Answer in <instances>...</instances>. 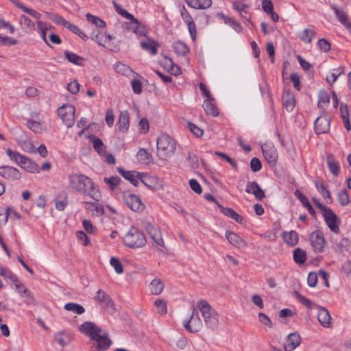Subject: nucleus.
Segmentation results:
<instances>
[{
  "label": "nucleus",
  "mask_w": 351,
  "mask_h": 351,
  "mask_svg": "<svg viewBox=\"0 0 351 351\" xmlns=\"http://www.w3.org/2000/svg\"><path fill=\"white\" fill-rule=\"evenodd\" d=\"M10 280L14 283L15 289L19 293L25 294L27 293L28 289L25 287L24 284L21 282L16 278V276L14 274V278H10Z\"/></svg>",
  "instance_id": "56"
},
{
  "label": "nucleus",
  "mask_w": 351,
  "mask_h": 351,
  "mask_svg": "<svg viewBox=\"0 0 351 351\" xmlns=\"http://www.w3.org/2000/svg\"><path fill=\"white\" fill-rule=\"evenodd\" d=\"M118 128L121 132H126L129 128V114L128 112H121L117 122Z\"/></svg>",
  "instance_id": "31"
},
{
  "label": "nucleus",
  "mask_w": 351,
  "mask_h": 351,
  "mask_svg": "<svg viewBox=\"0 0 351 351\" xmlns=\"http://www.w3.org/2000/svg\"><path fill=\"white\" fill-rule=\"evenodd\" d=\"M92 38L97 41L98 44L102 46H106L108 43L112 39V36L106 33H101L99 31H93L92 33Z\"/></svg>",
  "instance_id": "28"
},
{
  "label": "nucleus",
  "mask_w": 351,
  "mask_h": 351,
  "mask_svg": "<svg viewBox=\"0 0 351 351\" xmlns=\"http://www.w3.org/2000/svg\"><path fill=\"white\" fill-rule=\"evenodd\" d=\"M300 336L296 332L291 333L287 337L284 349L285 351H293L300 346Z\"/></svg>",
  "instance_id": "19"
},
{
  "label": "nucleus",
  "mask_w": 351,
  "mask_h": 351,
  "mask_svg": "<svg viewBox=\"0 0 351 351\" xmlns=\"http://www.w3.org/2000/svg\"><path fill=\"white\" fill-rule=\"evenodd\" d=\"M180 13L183 21L188 26V29L192 39L195 40L197 34L196 26L192 16L184 5H182L180 8Z\"/></svg>",
  "instance_id": "11"
},
{
  "label": "nucleus",
  "mask_w": 351,
  "mask_h": 351,
  "mask_svg": "<svg viewBox=\"0 0 351 351\" xmlns=\"http://www.w3.org/2000/svg\"><path fill=\"white\" fill-rule=\"evenodd\" d=\"M36 31L41 36L43 41L47 44H48L47 40V31L48 29V25L45 22L38 21L36 23Z\"/></svg>",
  "instance_id": "39"
},
{
  "label": "nucleus",
  "mask_w": 351,
  "mask_h": 351,
  "mask_svg": "<svg viewBox=\"0 0 351 351\" xmlns=\"http://www.w3.org/2000/svg\"><path fill=\"white\" fill-rule=\"evenodd\" d=\"M155 306L157 307V312L160 315L167 313V302L161 299H157L154 302Z\"/></svg>",
  "instance_id": "58"
},
{
  "label": "nucleus",
  "mask_w": 351,
  "mask_h": 351,
  "mask_svg": "<svg viewBox=\"0 0 351 351\" xmlns=\"http://www.w3.org/2000/svg\"><path fill=\"white\" fill-rule=\"evenodd\" d=\"M123 199L125 204L133 211L141 212L145 208L141 198L134 194L123 193Z\"/></svg>",
  "instance_id": "8"
},
{
  "label": "nucleus",
  "mask_w": 351,
  "mask_h": 351,
  "mask_svg": "<svg viewBox=\"0 0 351 351\" xmlns=\"http://www.w3.org/2000/svg\"><path fill=\"white\" fill-rule=\"evenodd\" d=\"M84 208L93 213L96 216H101L104 213L103 206L97 202H84Z\"/></svg>",
  "instance_id": "29"
},
{
  "label": "nucleus",
  "mask_w": 351,
  "mask_h": 351,
  "mask_svg": "<svg viewBox=\"0 0 351 351\" xmlns=\"http://www.w3.org/2000/svg\"><path fill=\"white\" fill-rule=\"evenodd\" d=\"M149 123L146 118H142L138 123V130L142 134H145L149 131Z\"/></svg>",
  "instance_id": "62"
},
{
  "label": "nucleus",
  "mask_w": 351,
  "mask_h": 351,
  "mask_svg": "<svg viewBox=\"0 0 351 351\" xmlns=\"http://www.w3.org/2000/svg\"><path fill=\"white\" fill-rule=\"evenodd\" d=\"M295 197H298V199L301 202V203L304 205V207L306 208V209L308 210V213L312 215H315V212L313 208V206H311V204H310L309 201L308 200V199L302 194V193L299 191V190H296L295 191Z\"/></svg>",
  "instance_id": "37"
},
{
  "label": "nucleus",
  "mask_w": 351,
  "mask_h": 351,
  "mask_svg": "<svg viewBox=\"0 0 351 351\" xmlns=\"http://www.w3.org/2000/svg\"><path fill=\"white\" fill-rule=\"evenodd\" d=\"M197 307L204 319L206 326L210 328H215L218 324V316L215 310L204 300L198 302Z\"/></svg>",
  "instance_id": "3"
},
{
  "label": "nucleus",
  "mask_w": 351,
  "mask_h": 351,
  "mask_svg": "<svg viewBox=\"0 0 351 351\" xmlns=\"http://www.w3.org/2000/svg\"><path fill=\"white\" fill-rule=\"evenodd\" d=\"M315 31L313 29H304L300 34V38L304 43H310L315 36Z\"/></svg>",
  "instance_id": "47"
},
{
  "label": "nucleus",
  "mask_w": 351,
  "mask_h": 351,
  "mask_svg": "<svg viewBox=\"0 0 351 351\" xmlns=\"http://www.w3.org/2000/svg\"><path fill=\"white\" fill-rule=\"evenodd\" d=\"M188 6L197 9L205 10L212 5L211 0H184Z\"/></svg>",
  "instance_id": "26"
},
{
  "label": "nucleus",
  "mask_w": 351,
  "mask_h": 351,
  "mask_svg": "<svg viewBox=\"0 0 351 351\" xmlns=\"http://www.w3.org/2000/svg\"><path fill=\"white\" fill-rule=\"evenodd\" d=\"M338 21L348 30H351V22L347 13L341 8L335 5L332 7Z\"/></svg>",
  "instance_id": "18"
},
{
  "label": "nucleus",
  "mask_w": 351,
  "mask_h": 351,
  "mask_svg": "<svg viewBox=\"0 0 351 351\" xmlns=\"http://www.w3.org/2000/svg\"><path fill=\"white\" fill-rule=\"evenodd\" d=\"M293 260L298 265L304 263L306 260L305 251L299 247L296 248L293 251Z\"/></svg>",
  "instance_id": "45"
},
{
  "label": "nucleus",
  "mask_w": 351,
  "mask_h": 351,
  "mask_svg": "<svg viewBox=\"0 0 351 351\" xmlns=\"http://www.w3.org/2000/svg\"><path fill=\"white\" fill-rule=\"evenodd\" d=\"M114 69L117 73L123 75L130 76L133 74L134 72L128 66L119 62L114 65Z\"/></svg>",
  "instance_id": "41"
},
{
  "label": "nucleus",
  "mask_w": 351,
  "mask_h": 351,
  "mask_svg": "<svg viewBox=\"0 0 351 351\" xmlns=\"http://www.w3.org/2000/svg\"><path fill=\"white\" fill-rule=\"evenodd\" d=\"M326 223L333 232L338 234L340 231L339 224L340 219L331 209H328L326 213H323Z\"/></svg>",
  "instance_id": "10"
},
{
  "label": "nucleus",
  "mask_w": 351,
  "mask_h": 351,
  "mask_svg": "<svg viewBox=\"0 0 351 351\" xmlns=\"http://www.w3.org/2000/svg\"><path fill=\"white\" fill-rule=\"evenodd\" d=\"M64 54L69 62L76 65H82L83 58L79 56L76 53H71L67 51H64Z\"/></svg>",
  "instance_id": "51"
},
{
  "label": "nucleus",
  "mask_w": 351,
  "mask_h": 351,
  "mask_svg": "<svg viewBox=\"0 0 351 351\" xmlns=\"http://www.w3.org/2000/svg\"><path fill=\"white\" fill-rule=\"evenodd\" d=\"M245 192L252 193L258 200H262L265 197L264 191L256 182H248L246 185Z\"/></svg>",
  "instance_id": "17"
},
{
  "label": "nucleus",
  "mask_w": 351,
  "mask_h": 351,
  "mask_svg": "<svg viewBox=\"0 0 351 351\" xmlns=\"http://www.w3.org/2000/svg\"><path fill=\"white\" fill-rule=\"evenodd\" d=\"M119 173L126 180H129L134 186H137L142 176L140 173L132 171H125L123 168H118Z\"/></svg>",
  "instance_id": "20"
},
{
  "label": "nucleus",
  "mask_w": 351,
  "mask_h": 351,
  "mask_svg": "<svg viewBox=\"0 0 351 351\" xmlns=\"http://www.w3.org/2000/svg\"><path fill=\"white\" fill-rule=\"evenodd\" d=\"M282 239L288 245L294 246L298 243V235L295 230L282 233Z\"/></svg>",
  "instance_id": "36"
},
{
  "label": "nucleus",
  "mask_w": 351,
  "mask_h": 351,
  "mask_svg": "<svg viewBox=\"0 0 351 351\" xmlns=\"http://www.w3.org/2000/svg\"><path fill=\"white\" fill-rule=\"evenodd\" d=\"M165 67L167 68L172 75H178L180 74V68L178 65L174 64L171 58H165Z\"/></svg>",
  "instance_id": "48"
},
{
  "label": "nucleus",
  "mask_w": 351,
  "mask_h": 351,
  "mask_svg": "<svg viewBox=\"0 0 351 351\" xmlns=\"http://www.w3.org/2000/svg\"><path fill=\"white\" fill-rule=\"evenodd\" d=\"M250 168L254 172L260 171L262 168L261 160L258 158H252L250 161Z\"/></svg>",
  "instance_id": "64"
},
{
  "label": "nucleus",
  "mask_w": 351,
  "mask_h": 351,
  "mask_svg": "<svg viewBox=\"0 0 351 351\" xmlns=\"http://www.w3.org/2000/svg\"><path fill=\"white\" fill-rule=\"evenodd\" d=\"M262 152L268 164L271 167L275 166L278 158L276 147L273 145H265V147H262Z\"/></svg>",
  "instance_id": "13"
},
{
  "label": "nucleus",
  "mask_w": 351,
  "mask_h": 351,
  "mask_svg": "<svg viewBox=\"0 0 351 351\" xmlns=\"http://www.w3.org/2000/svg\"><path fill=\"white\" fill-rule=\"evenodd\" d=\"M317 319L319 324L325 328H330L331 325V317L329 311L324 308L321 307L318 310Z\"/></svg>",
  "instance_id": "24"
},
{
  "label": "nucleus",
  "mask_w": 351,
  "mask_h": 351,
  "mask_svg": "<svg viewBox=\"0 0 351 351\" xmlns=\"http://www.w3.org/2000/svg\"><path fill=\"white\" fill-rule=\"evenodd\" d=\"M318 106L323 108L330 101V96L326 90H320L318 95Z\"/></svg>",
  "instance_id": "53"
},
{
  "label": "nucleus",
  "mask_w": 351,
  "mask_h": 351,
  "mask_svg": "<svg viewBox=\"0 0 351 351\" xmlns=\"http://www.w3.org/2000/svg\"><path fill=\"white\" fill-rule=\"evenodd\" d=\"M86 19L88 22L95 25L97 27L104 28L106 27V23L101 19L90 13L86 14Z\"/></svg>",
  "instance_id": "52"
},
{
  "label": "nucleus",
  "mask_w": 351,
  "mask_h": 351,
  "mask_svg": "<svg viewBox=\"0 0 351 351\" xmlns=\"http://www.w3.org/2000/svg\"><path fill=\"white\" fill-rule=\"evenodd\" d=\"M149 288L153 295H159L164 290L165 285L160 278H154L150 282Z\"/></svg>",
  "instance_id": "30"
},
{
  "label": "nucleus",
  "mask_w": 351,
  "mask_h": 351,
  "mask_svg": "<svg viewBox=\"0 0 351 351\" xmlns=\"http://www.w3.org/2000/svg\"><path fill=\"white\" fill-rule=\"evenodd\" d=\"M315 186L319 191L322 197L328 203L332 202V197L330 191L326 189L324 182L322 180H317L315 181Z\"/></svg>",
  "instance_id": "35"
},
{
  "label": "nucleus",
  "mask_w": 351,
  "mask_h": 351,
  "mask_svg": "<svg viewBox=\"0 0 351 351\" xmlns=\"http://www.w3.org/2000/svg\"><path fill=\"white\" fill-rule=\"evenodd\" d=\"M19 165L30 173H38L39 171L38 166L25 156H24V160H21Z\"/></svg>",
  "instance_id": "32"
},
{
  "label": "nucleus",
  "mask_w": 351,
  "mask_h": 351,
  "mask_svg": "<svg viewBox=\"0 0 351 351\" xmlns=\"http://www.w3.org/2000/svg\"><path fill=\"white\" fill-rule=\"evenodd\" d=\"M27 126L33 132L36 133H40L42 131V127L39 122L33 121V120H28L27 122Z\"/></svg>",
  "instance_id": "60"
},
{
  "label": "nucleus",
  "mask_w": 351,
  "mask_h": 351,
  "mask_svg": "<svg viewBox=\"0 0 351 351\" xmlns=\"http://www.w3.org/2000/svg\"><path fill=\"white\" fill-rule=\"evenodd\" d=\"M146 230L148 234L150 235L153 241L160 247L165 246V242L162 237V234L160 230L154 225L151 223H147L146 225Z\"/></svg>",
  "instance_id": "16"
},
{
  "label": "nucleus",
  "mask_w": 351,
  "mask_h": 351,
  "mask_svg": "<svg viewBox=\"0 0 351 351\" xmlns=\"http://www.w3.org/2000/svg\"><path fill=\"white\" fill-rule=\"evenodd\" d=\"M173 48L174 51L178 56H185L189 51V48L188 47V46L181 41H177L174 43L173 45Z\"/></svg>",
  "instance_id": "42"
},
{
  "label": "nucleus",
  "mask_w": 351,
  "mask_h": 351,
  "mask_svg": "<svg viewBox=\"0 0 351 351\" xmlns=\"http://www.w3.org/2000/svg\"><path fill=\"white\" fill-rule=\"evenodd\" d=\"M124 244L130 248H138L146 244L144 234L138 228L132 227L123 239Z\"/></svg>",
  "instance_id": "4"
},
{
  "label": "nucleus",
  "mask_w": 351,
  "mask_h": 351,
  "mask_svg": "<svg viewBox=\"0 0 351 351\" xmlns=\"http://www.w3.org/2000/svg\"><path fill=\"white\" fill-rule=\"evenodd\" d=\"M330 119L328 115H322L315 121V130L318 134L327 133L330 130Z\"/></svg>",
  "instance_id": "12"
},
{
  "label": "nucleus",
  "mask_w": 351,
  "mask_h": 351,
  "mask_svg": "<svg viewBox=\"0 0 351 351\" xmlns=\"http://www.w3.org/2000/svg\"><path fill=\"white\" fill-rule=\"evenodd\" d=\"M340 110L345 128L348 131L351 130L348 106L346 104H341L340 106Z\"/></svg>",
  "instance_id": "38"
},
{
  "label": "nucleus",
  "mask_w": 351,
  "mask_h": 351,
  "mask_svg": "<svg viewBox=\"0 0 351 351\" xmlns=\"http://www.w3.org/2000/svg\"><path fill=\"white\" fill-rule=\"evenodd\" d=\"M58 115L63 123L68 127L71 128L75 123V108L71 104H65L58 109Z\"/></svg>",
  "instance_id": "6"
},
{
  "label": "nucleus",
  "mask_w": 351,
  "mask_h": 351,
  "mask_svg": "<svg viewBox=\"0 0 351 351\" xmlns=\"http://www.w3.org/2000/svg\"><path fill=\"white\" fill-rule=\"evenodd\" d=\"M220 211L226 216L232 218L237 223H242L243 218L239 215L234 210L231 208L223 207L221 204H218Z\"/></svg>",
  "instance_id": "27"
},
{
  "label": "nucleus",
  "mask_w": 351,
  "mask_h": 351,
  "mask_svg": "<svg viewBox=\"0 0 351 351\" xmlns=\"http://www.w3.org/2000/svg\"><path fill=\"white\" fill-rule=\"evenodd\" d=\"M6 153H7L8 156H9V158L11 160H14L19 165L21 163V160H24L25 156H23L16 152H13L10 149H8L6 150Z\"/></svg>",
  "instance_id": "55"
},
{
  "label": "nucleus",
  "mask_w": 351,
  "mask_h": 351,
  "mask_svg": "<svg viewBox=\"0 0 351 351\" xmlns=\"http://www.w3.org/2000/svg\"><path fill=\"white\" fill-rule=\"evenodd\" d=\"M140 45L143 50L149 52L152 55H155L158 52L159 45L154 40L141 42Z\"/></svg>",
  "instance_id": "33"
},
{
  "label": "nucleus",
  "mask_w": 351,
  "mask_h": 351,
  "mask_svg": "<svg viewBox=\"0 0 351 351\" xmlns=\"http://www.w3.org/2000/svg\"><path fill=\"white\" fill-rule=\"evenodd\" d=\"M140 181L149 189L154 190L157 189L158 178H156L142 175Z\"/></svg>",
  "instance_id": "46"
},
{
  "label": "nucleus",
  "mask_w": 351,
  "mask_h": 351,
  "mask_svg": "<svg viewBox=\"0 0 351 351\" xmlns=\"http://www.w3.org/2000/svg\"><path fill=\"white\" fill-rule=\"evenodd\" d=\"M69 186L75 191L88 195L98 202L101 195L95 186L93 181L81 173H73L69 176Z\"/></svg>",
  "instance_id": "1"
},
{
  "label": "nucleus",
  "mask_w": 351,
  "mask_h": 351,
  "mask_svg": "<svg viewBox=\"0 0 351 351\" xmlns=\"http://www.w3.org/2000/svg\"><path fill=\"white\" fill-rule=\"evenodd\" d=\"M214 98L206 99L203 103V108L207 114L217 117L219 114L218 110L216 106L213 104Z\"/></svg>",
  "instance_id": "34"
},
{
  "label": "nucleus",
  "mask_w": 351,
  "mask_h": 351,
  "mask_svg": "<svg viewBox=\"0 0 351 351\" xmlns=\"http://www.w3.org/2000/svg\"><path fill=\"white\" fill-rule=\"evenodd\" d=\"M110 263L117 274H121L123 273V267L119 259L116 257H111Z\"/></svg>",
  "instance_id": "57"
},
{
  "label": "nucleus",
  "mask_w": 351,
  "mask_h": 351,
  "mask_svg": "<svg viewBox=\"0 0 351 351\" xmlns=\"http://www.w3.org/2000/svg\"><path fill=\"white\" fill-rule=\"evenodd\" d=\"M184 328L190 332H197L202 327V322L195 308H193L190 319L184 322Z\"/></svg>",
  "instance_id": "9"
},
{
  "label": "nucleus",
  "mask_w": 351,
  "mask_h": 351,
  "mask_svg": "<svg viewBox=\"0 0 351 351\" xmlns=\"http://www.w3.org/2000/svg\"><path fill=\"white\" fill-rule=\"evenodd\" d=\"M282 104L288 112H291L295 106L294 95L289 90H286L282 95Z\"/></svg>",
  "instance_id": "25"
},
{
  "label": "nucleus",
  "mask_w": 351,
  "mask_h": 351,
  "mask_svg": "<svg viewBox=\"0 0 351 351\" xmlns=\"http://www.w3.org/2000/svg\"><path fill=\"white\" fill-rule=\"evenodd\" d=\"M89 138L93 143L94 149L99 154L101 155L106 153V146L100 138L93 136H90Z\"/></svg>",
  "instance_id": "40"
},
{
  "label": "nucleus",
  "mask_w": 351,
  "mask_h": 351,
  "mask_svg": "<svg viewBox=\"0 0 351 351\" xmlns=\"http://www.w3.org/2000/svg\"><path fill=\"white\" fill-rule=\"evenodd\" d=\"M64 309L69 311H72L78 315H81L85 311L84 308L82 305L73 302L66 304L64 305Z\"/></svg>",
  "instance_id": "50"
},
{
  "label": "nucleus",
  "mask_w": 351,
  "mask_h": 351,
  "mask_svg": "<svg viewBox=\"0 0 351 351\" xmlns=\"http://www.w3.org/2000/svg\"><path fill=\"white\" fill-rule=\"evenodd\" d=\"M56 208L59 210H63L68 204L66 193L60 194L55 199Z\"/></svg>",
  "instance_id": "49"
},
{
  "label": "nucleus",
  "mask_w": 351,
  "mask_h": 351,
  "mask_svg": "<svg viewBox=\"0 0 351 351\" xmlns=\"http://www.w3.org/2000/svg\"><path fill=\"white\" fill-rule=\"evenodd\" d=\"M112 3L116 12L121 16L126 19H134V16L132 14L129 13L127 10L121 8V6L119 5L116 1H114Z\"/></svg>",
  "instance_id": "54"
},
{
  "label": "nucleus",
  "mask_w": 351,
  "mask_h": 351,
  "mask_svg": "<svg viewBox=\"0 0 351 351\" xmlns=\"http://www.w3.org/2000/svg\"><path fill=\"white\" fill-rule=\"evenodd\" d=\"M19 23L21 29L25 34H31L35 29V24L26 15L19 16Z\"/></svg>",
  "instance_id": "23"
},
{
  "label": "nucleus",
  "mask_w": 351,
  "mask_h": 351,
  "mask_svg": "<svg viewBox=\"0 0 351 351\" xmlns=\"http://www.w3.org/2000/svg\"><path fill=\"white\" fill-rule=\"evenodd\" d=\"M226 237L229 243L238 248H244L247 246L246 242L236 233L226 231Z\"/></svg>",
  "instance_id": "21"
},
{
  "label": "nucleus",
  "mask_w": 351,
  "mask_h": 351,
  "mask_svg": "<svg viewBox=\"0 0 351 351\" xmlns=\"http://www.w3.org/2000/svg\"><path fill=\"white\" fill-rule=\"evenodd\" d=\"M112 341L108 337V334L106 335H102V339L96 343L95 348L98 351H105L111 345Z\"/></svg>",
  "instance_id": "44"
},
{
  "label": "nucleus",
  "mask_w": 351,
  "mask_h": 351,
  "mask_svg": "<svg viewBox=\"0 0 351 351\" xmlns=\"http://www.w3.org/2000/svg\"><path fill=\"white\" fill-rule=\"evenodd\" d=\"M0 175L10 180H19L21 177V173L16 168L10 166L0 167Z\"/></svg>",
  "instance_id": "15"
},
{
  "label": "nucleus",
  "mask_w": 351,
  "mask_h": 351,
  "mask_svg": "<svg viewBox=\"0 0 351 351\" xmlns=\"http://www.w3.org/2000/svg\"><path fill=\"white\" fill-rule=\"evenodd\" d=\"M104 181L113 190L120 183L121 179L118 176H112L110 178H105Z\"/></svg>",
  "instance_id": "61"
},
{
  "label": "nucleus",
  "mask_w": 351,
  "mask_h": 351,
  "mask_svg": "<svg viewBox=\"0 0 351 351\" xmlns=\"http://www.w3.org/2000/svg\"><path fill=\"white\" fill-rule=\"evenodd\" d=\"M309 241L314 252L322 253L324 251L326 246V241L322 231H313L309 235Z\"/></svg>",
  "instance_id": "7"
},
{
  "label": "nucleus",
  "mask_w": 351,
  "mask_h": 351,
  "mask_svg": "<svg viewBox=\"0 0 351 351\" xmlns=\"http://www.w3.org/2000/svg\"><path fill=\"white\" fill-rule=\"evenodd\" d=\"M326 162L331 173L335 177H337L339 173V166L338 162H336L331 156H328L327 157Z\"/></svg>",
  "instance_id": "43"
},
{
  "label": "nucleus",
  "mask_w": 351,
  "mask_h": 351,
  "mask_svg": "<svg viewBox=\"0 0 351 351\" xmlns=\"http://www.w3.org/2000/svg\"><path fill=\"white\" fill-rule=\"evenodd\" d=\"M129 22L125 23V28L128 30L133 32L138 36H146V29L145 26L136 19H129Z\"/></svg>",
  "instance_id": "14"
},
{
  "label": "nucleus",
  "mask_w": 351,
  "mask_h": 351,
  "mask_svg": "<svg viewBox=\"0 0 351 351\" xmlns=\"http://www.w3.org/2000/svg\"><path fill=\"white\" fill-rule=\"evenodd\" d=\"M317 45L320 50L324 52H328L330 49V43L325 38H320L317 42Z\"/></svg>",
  "instance_id": "63"
},
{
  "label": "nucleus",
  "mask_w": 351,
  "mask_h": 351,
  "mask_svg": "<svg viewBox=\"0 0 351 351\" xmlns=\"http://www.w3.org/2000/svg\"><path fill=\"white\" fill-rule=\"evenodd\" d=\"M339 203L343 206H347L350 202V198L348 192L346 190L341 191L337 195Z\"/></svg>",
  "instance_id": "59"
},
{
  "label": "nucleus",
  "mask_w": 351,
  "mask_h": 351,
  "mask_svg": "<svg viewBox=\"0 0 351 351\" xmlns=\"http://www.w3.org/2000/svg\"><path fill=\"white\" fill-rule=\"evenodd\" d=\"M95 300L104 308L113 306V302L110 295L101 289L97 291Z\"/></svg>",
  "instance_id": "22"
},
{
  "label": "nucleus",
  "mask_w": 351,
  "mask_h": 351,
  "mask_svg": "<svg viewBox=\"0 0 351 351\" xmlns=\"http://www.w3.org/2000/svg\"><path fill=\"white\" fill-rule=\"evenodd\" d=\"M156 145L157 156L162 160H167L176 149V141L167 134H162L158 137Z\"/></svg>",
  "instance_id": "2"
},
{
  "label": "nucleus",
  "mask_w": 351,
  "mask_h": 351,
  "mask_svg": "<svg viewBox=\"0 0 351 351\" xmlns=\"http://www.w3.org/2000/svg\"><path fill=\"white\" fill-rule=\"evenodd\" d=\"M79 330L83 334L88 336L96 343L102 339V335L107 333L103 332L102 329L91 322H86L79 326Z\"/></svg>",
  "instance_id": "5"
}]
</instances>
